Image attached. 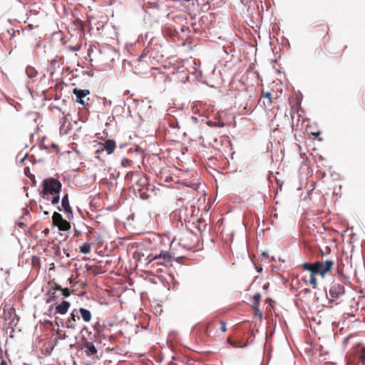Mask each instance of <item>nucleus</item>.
Segmentation results:
<instances>
[{
  "mask_svg": "<svg viewBox=\"0 0 365 365\" xmlns=\"http://www.w3.org/2000/svg\"><path fill=\"white\" fill-rule=\"evenodd\" d=\"M207 124H208V125H210V126H214L215 122L208 121V122H207Z\"/></svg>",
  "mask_w": 365,
  "mask_h": 365,
  "instance_id": "obj_39",
  "label": "nucleus"
},
{
  "mask_svg": "<svg viewBox=\"0 0 365 365\" xmlns=\"http://www.w3.org/2000/svg\"><path fill=\"white\" fill-rule=\"evenodd\" d=\"M70 306L71 304L69 302L63 301L61 304L56 307V312L61 314H65L67 313Z\"/></svg>",
  "mask_w": 365,
  "mask_h": 365,
  "instance_id": "obj_13",
  "label": "nucleus"
},
{
  "mask_svg": "<svg viewBox=\"0 0 365 365\" xmlns=\"http://www.w3.org/2000/svg\"><path fill=\"white\" fill-rule=\"evenodd\" d=\"M61 206H62V207L63 209V211L67 215L68 217H69V215H73L72 209H71V207L70 206V204H69V200H68V194L65 195L63 197L62 200H61Z\"/></svg>",
  "mask_w": 365,
  "mask_h": 365,
  "instance_id": "obj_12",
  "label": "nucleus"
},
{
  "mask_svg": "<svg viewBox=\"0 0 365 365\" xmlns=\"http://www.w3.org/2000/svg\"><path fill=\"white\" fill-rule=\"evenodd\" d=\"M259 303L253 302L252 308L254 312H259V318L261 319L262 317V312L259 310Z\"/></svg>",
  "mask_w": 365,
  "mask_h": 365,
  "instance_id": "obj_22",
  "label": "nucleus"
},
{
  "mask_svg": "<svg viewBox=\"0 0 365 365\" xmlns=\"http://www.w3.org/2000/svg\"><path fill=\"white\" fill-rule=\"evenodd\" d=\"M102 149L98 150L96 153L103 152L106 150L108 154H111L116 147L115 142L113 140H107L103 144H102Z\"/></svg>",
  "mask_w": 365,
  "mask_h": 365,
  "instance_id": "obj_10",
  "label": "nucleus"
},
{
  "mask_svg": "<svg viewBox=\"0 0 365 365\" xmlns=\"http://www.w3.org/2000/svg\"><path fill=\"white\" fill-rule=\"evenodd\" d=\"M129 163L128 160H126V161H122V165L123 166H125L126 165H128Z\"/></svg>",
  "mask_w": 365,
  "mask_h": 365,
  "instance_id": "obj_38",
  "label": "nucleus"
},
{
  "mask_svg": "<svg viewBox=\"0 0 365 365\" xmlns=\"http://www.w3.org/2000/svg\"><path fill=\"white\" fill-rule=\"evenodd\" d=\"M38 14V11L36 9H31L29 11V16L32 15H37Z\"/></svg>",
  "mask_w": 365,
  "mask_h": 365,
  "instance_id": "obj_32",
  "label": "nucleus"
},
{
  "mask_svg": "<svg viewBox=\"0 0 365 365\" xmlns=\"http://www.w3.org/2000/svg\"><path fill=\"white\" fill-rule=\"evenodd\" d=\"M43 213H44V215H48V211H44V212H43Z\"/></svg>",
  "mask_w": 365,
  "mask_h": 365,
  "instance_id": "obj_44",
  "label": "nucleus"
},
{
  "mask_svg": "<svg viewBox=\"0 0 365 365\" xmlns=\"http://www.w3.org/2000/svg\"><path fill=\"white\" fill-rule=\"evenodd\" d=\"M225 125V123L221 121L215 122L214 126L222 128Z\"/></svg>",
  "mask_w": 365,
  "mask_h": 365,
  "instance_id": "obj_33",
  "label": "nucleus"
},
{
  "mask_svg": "<svg viewBox=\"0 0 365 365\" xmlns=\"http://www.w3.org/2000/svg\"><path fill=\"white\" fill-rule=\"evenodd\" d=\"M78 320H80V316H78L76 309H74L65 322V326L68 329L75 330L77 328V322Z\"/></svg>",
  "mask_w": 365,
  "mask_h": 365,
  "instance_id": "obj_7",
  "label": "nucleus"
},
{
  "mask_svg": "<svg viewBox=\"0 0 365 365\" xmlns=\"http://www.w3.org/2000/svg\"><path fill=\"white\" fill-rule=\"evenodd\" d=\"M312 134L314 136H318L320 135V132H317V133H312Z\"/></svg>",
  "mask_w": 365,
  "mask_h": 365,
  "instance_id": "obj_41",
  "label": "nucleus"
},
{
  "mask_svg": "<svg viewBox=\"0 0 365 365\" xmlns=\"http://www.w3.org/2000/svg\"><path fill=\"white\" fill-rule=\"evenodd\" d=\"M94 329L96 331V332H98V334H101V330L98 328V325L96 324L95 327H94Z\"/></svg>",
  "mask_w": 365,
  "mask_h": 365,
  "instance_id": "obj_37",
  "label": "nucleus"
},
{
  "mask_svg": "<svg viewBox=\"0 0 365 365\" xmlns=\"http://www.w3.org/2000/svg\"><path fill=\"white\" fill-rule=\"evenodd\" d=\"M53 197L51 199V203L53 205H57L59 202L60 200V196L59 194H54L53 195Z\"/></svg>",
  "mask_w": 365,
  "mask_h": 365,
  "instance_id": "obj_28",
  "label": "nucleus"
},
{
  "mask_svg": "<svg viewBox=\"0 0 365 365\" xmlns=\"http://www.w3.org/2000/svg\"><path fill=\"white\" fill-rule=\"evenodd\" d=\"M81 44H76V46H68V49L71 51H78L81 49Z\"/></svg>",
  "mask_w": 365,
  "mask_h": 365,
  "instance_id": "obj_26",
  "label": "nucleus"
},
{
  "mask_svg": "<svg viewBox=\"0 0 365 365\" xmlns=\"http://www.w3.org/2000/svg\"><path fill=\"white\" fill-rule=\"evenodd\" d=\"M73 94L76 97V101L77 103H81L83 106H86L85 101L83 100V98L90 94V91L87 89L81 90L78 89L77 88H73Z\"/></svg>",
  "mask_w": 365,
  "mask_h": 365,
  "instance_id": "obj_9",
  "label": "nucleus"
},
{
  "mask_svg": "<svg viewBox=\"0 0 365 365\" xmlns=\"http://www.w3.org/2000/svg\"><path fill=\"white\" fill-rule=\"evenodd\" d=\"M71 124L68 123L66 125V122H63L60 127V133L62 135H66L68 133V130L71 129Z\"/></svg>",
  "mask_w": 365,
  "mask_h": 365,
  "instance_id": "obj_19",
  "label": "nucleus"
},
{
  "mask_svg": "<svg viewBox=\"0 0 365 365\" xmlns=\"http://www.w3.org/2000/svg\"><path fill=\"white\" fill-rule=\"evenodd\" d=\"M329 26L326 24L318 26L314 31V37L317 38H322L328 41L329 37Z\"/></svg>",
  "mask_w": 365,
  "mask_h": 365,
  "instance_id": "obj_8",
  "label": "nucleus"
},
{
  "mask_svg": "<svg viewBox=\"0 0 365 365\" xmlns=\"http://www.w3.org/2000/svg\"><path fill=\"white\" fill-rule=\"evenodd\" d=\"M138 192L140 193V196L142 199H148L149 197V195H147L143 188L138 189Z\"/></svg>",
  "mask_w": 365,
  "mask_h": 365,
  "instance_id": "obj_27",
  "label": "nucleus"
},
{
  "mask_svg": "<svg viewBox=\"0 0 365 365\" xmlns=\"http://www.w3.org/2000/svg\"><path fill=\"white\" fill-rule=\"evenodd\" d=\"M261 98H265L267 101V102L263 101V104L264 106H269L273 103L272 93L269 92H267V93L262 92Z\"/></svg>",
  "mask_w": 365,
  "mask_h": 365,
  "instance_id": "obj_15",
  "label": "nucleus"
},
{
  "mask_svg": "<svg viewBox=\"0 0 365 365\" xmlns=\"http://www.w3.org/2000/svg\"><path fill=\"white\" fill-rule=\"evenodd\" d=\"M48 284L51 285V289L48 290V294H50L51 292H52V291H53V292H55L56 290L61 291L62 289V287L54 282L51 281L48 282Z\"/></svg>",
  "mask_w": 365,
  "mask_h": 365,
  "instance_id": "obj_21",
  "label": "nucleus"
},
{
  "mask_svg": "<svg viewBox=\"0 0 365 365\" xmlns=\"http://www.w3.org/2000/svg\"><path fill=\"white\" fill-rule=\"evenodd\" d=\"M200 184H194L193 189L197 190L199 187Z\"/></svg>",
  "mask_w": 365,
  "mask_h": 365,
  "instance_id": "obj_40",
  "label": "nucleus"
},
{
  "mask_svg": "<svg viewBox=\"0 0 365 365\" xmlns=\"http://www.w3.org/2000/svg\"><path fill=\"white\" fill-rule=\"evenodd\" d=\"M254 314H255V317H259V312H255Z\"/></svg>",
  "mask_w": 365,
  "mask_h": 365,
  "instance_id": "obj_43",
  "label": "nucleus"
},
{
  "mask_svg": "<svg viewBox=\"0 0 365 365\" xmlns=\"http://www.w3.org/2000/svg\"><path fill=\"white\" fill-rule=\"evenodd\" d=\"M357 354L359 361L365 365V346L359 347Z\"/></svg>",
  "mask_w": 365,
  "mask_h": 365,
  "instance_id": "obj_16",
  "label": "nucleus"
},
{
  "mask_svg": "<svg viewBox=\"0 0 365 365\" xmlns=\"http://www.w3.org/2000/svg\"><path fill=\"white\" fill-rule=\"evenodd\" d=\"M212 328H220L222 333L227 330L226 323L222 321H213L209 322L205 327V334L207 336H215L218 334L217 330H212Z\"/></svg>",
  "mask_w": 365,
  "mask_h": 365,
  "instance_id": "obj_4",
  "label": "nucleus"
},
{
  "mask_svg": "<svg viewBox=\"0 0 365 365\" xmlns=\"http://www.w3.org/2000/svg\"><path fill=\"white\" fill-rule=\"evenodd\" d=\"M329 300L333 302L344 294V287L340 283L334 282L329 291Z\"/></svg>",
  "mask_w": 365,
  "mask_h": 365,
  "instance_id": "obj_6",
  "label": "nucleus"
},
{
  "mask_svg": "<svg viewBox=\"0 0 365 365\" xmlns=\"http://www.w3.org/2000/svg\"><path fill=\"white\" fill-rule=\"evenodd\" d=\"M58 338L61 339H65L68 337V336L66 334V331L58 329L56 332Z\"/></svg>",
  "mask_w": 365,
  "mask_h": 365,
  "instance_id": "obj_24",
  "label": "nucleus"
},
{
  "mask_svg": "<svg viewBox=\"0 0 365 365\" xmlns=\"http://www.w3.org/2000/svg\"><path fill=\"white\" fill-rule=\"evenodd\" d=\"M44 232L48 233V229H46V230H44Z\"/></svg>",
  "mask_w": 365,
  "mask_h": 365,
  "instance_id": "obj_45",
  "label": "nucleus"
},
{
  "mask_svg": "<svg viewBox=\"0 0 365 365\" xmlns=\"http://www.w3.org/2000/svg\"><path fill=\"white\" fill-rule=\"evenodd\" d=\"M315 274H314V273L311 272L310 279H309V282L313 286L314 288H315L317 287V279L315 277Z\"/></svg>",
  "mask_w": 365,
  "mask_h": 365,
  "instance_id": "obj_23",
  "label": "nucleus"
},
{
  "mask_svg": "<svg viewBox=\"0 0 365 365\" xmlns=\"http://www.w3.org/2000/svg\"><path fill=\"white\" fill-rule=\"evenodd\" d=\"M325 48L327 49V51L329 52H330L331 53H339V51H337L336 49L334 48L331 46L330 45H328L327 46L325 45L324 46Z\"/></svg>",
  "mask_w": 365,
  "mask_h": 365,
  "instance_id": "obj_29",
  "label": "nucleus"
},
{
  "mask_svg": "<svg viewBox=\"0 0 365 365\" xmlns=\"http://www.w3.org/2000/svg\"><path fill=\"white\" fill-rule=\"evenodd\" d=\"M334 261L326 260L324 262H316L314 263H304L302 267L305 270H308L312 273L319 274L324 277L328 272H329L333 266Z\"/></svg>",
  "mask_w": 365,
  "mask_h": 365,
  "instance_id": "obj_1",
  "label": "nucleus"
},
{
  "mask_svg": "<svg viewBox=\"0 0 365 365\" xmlns=\"http://www.w3.org/2000/svg\"><path fill=\"white\" fill-rule=\"evenodd\" d=\"M172 257L169 252L166 251H162L158 255L150 254L147 257V267L154 268L156 265H163L165 263L171 262Z\"/></svg>",
  "mask_w": 365,
  "mask_h": 365,
  "instance_id": "obj_3",
  "label": "nucleus"
},
{
  "mask_svg": "<svg viewBox=\"0 0 365 365\" xmlns=\"http://www.w3.org/2000/svg\"><path fill=\"white\" fill-rule=\"evenodd\" d=\"M140 181L142 185H145L148 184V180L145 178H140Z\"/></svg>",
  "mask_w": 365,
  "mask_h": 365,
  "instance_id": "obj_34",
  "label": "nucleus"
},
{
  "mask_svg": "<svg viewBox=\"0 0 365 365\" xmlns=\"http://www.w3.org/2000/svg\"><path fill=\"white\" fill-rule=\"evenodd\" d=\"M261 299V294L259 293H256L253 296V302L259 303Z\"/></svg>",
  "mask_w": 365,
  "mask_h": 365,
  "instance_id": "obj_30",
  "label": "nucleus"
},
{
  "mask_svg": "<svg viewBox=\"0 0 365 365\" xmlns=\"http://www.w3.org/2000/svg\"><path fill=\"white\" fill-rule=\"evenodd\" d=\"M84 348L86 349L85 352L87 356L97 354V349L93 342L86 341L84 343Z\"/></svg>",
  "mask_w": 365,
  "mask_h": 365,
  "instance_id": "obj_14",
  "label": "nucleus"
},
{
  "mask_svg": "<svg viewBox=\"0 0 365 365\" xmlns=\"http://www.w3.org/2000/svg\"><path fill=\"white\" fill-rule=\"evenodd\" d=\"M80 252L83 254L89 253L91 252V245L88 242H85L80 247Z\"/></svg>",
  "mask_w": 365,
  "mask_h": 365,
  "instance_id": "obj_20",
  "label": "nucleus"
},
{
  "mask_svg": "<svg viewBox=\"0 0 365 365\" xmlns=\"http://www.w3.org/2000/svg\"><path fill=\"white\" fill-rule=\"evenodd\" d=\"M24 174L31 180L32 185H34L36 184L35 176L31 173L29 167L24 168Z\"/></svg>",
  "mask_w": 365,
  "mask_h": 365,
  "instance_id": "obj_17",
  "label": "nucleus"
},
{
  "mask_svg": "<svg viewBox=\"0 0 365 365\" xmlns=\"http://www.w3.org/2000/svg\"><path fill=\"white\" fill-rule=\"evenodd\" d=\"M76 311L80 318L81 317L84 322L88 323L91 320L92 314L89 310L85 308H79L76 309Z\"/></svg>",
  "mask_w": 365,
  "mask_h": 365,
  "instance_id": "obj_11",
  "label": "nucleus"
},
{
  "mask_svg": "<svg viewBox=\"0 0 365 365\" xmlns=\"http://www.w3.org/2000/svg\"><path fill=\"white\" fill-rule=\"evenodd\" d=\"M61 291L62 292V294L66 297L71 294V292L68 288H62Z\"/></svg>",
  "mask_w": 365,
  "mask_h": 365,
  "instance_id": "obj_31",
  "label": "nucleus"
},
{
  "mask_svg": "<svg viewBox=\"0 0 365 365\" xmlns=\"http://www.w3.org/2000/svg\"><path fill=\"white\" fill-rule=\"evenodd\" d=\"M48 294L49 295V297L46 299V303H50L55 300V299L56 297L55 292L52 291V292H51L50 294L48 293Z\"/></svg>",
  "mask_w": 365,
  "mask_h": 365,
  "instance_id": "obj_25",
  "label": "nucleus"
},
{
  "mask_svg": "<svg viewBox=\"0 0 365 365\" xmlns=\"http://www.w3.org/2000/svg\"><path fill=\"white\" fill-rule=\"evenodd\" d=\"M0 359H1L0 365H8L7 361L3 359V357L1 356Z\"/></svg>",
  "mask_w": 365,
  "mask_h": 365,
  "instance_id": "obj_35",
  "label": "nucleus"
},
{
  "mask_svg": "<svg viewBox=\"0 0 365 365\" xmlns=\"http://www.w3.org/2000/svg\"><path fill=\"white\" fill-rule=\"evenodd\" d=\"M27 157H28V155H27V154H26V155H24V157H22V158H21V160H26V159L27 158Z\"/></svg>",
  "mask_w": 365,
  "mask_h": 365,
  "instance_id": "obj_42",
  "label": "nucleus"
},
{
  "mask_svg": "<svg viewBox=\"0 0 365 365\" xmlns=\"http://www.w3.org/2000/svg\"><path fill=\"white\" fill-rule=\"evenodd\" d=\"M212 330H214V331L217 330L218 331V328H212Z\"/></svg>",
  "mask_w": 365,
  "mask_h": 365,
  "instance_id": "obj_46",
  "label": "nucleus"
},
{
  "mask_svg": "<svg viewBox=\"0 0 365 365\" xmlns=\"http://www.w3.org/2000/svg\"><path fill=\"white\" fill-rule=\"evenodd\" d=\"M42 186L43 190L41 192V195L43 199L49 200L50 195L59 194L62 185L58 180L49 178L43 181Z\"/></svg>",
  "mask_w": 365,
  "mask_h": 365,
  "instance_id": "obj_2",
  "label": "nucleus"
},
{
  "mask_svg": "<svg viewBox=\"0 0 365 365\" xmlns=\"http://www.w3.org/2000/svg\"><path fill=\"white\" fill-rule=\"evenodd\" d=\"M52 219L53 224L58 227L59 230L67 231L71 229L70 222L64 220L60 213L55 212L53 215Z\"/></svg>",
  "mask_w": 365,
  "mask_h": 365,
  "instance_id": "obj_5",
  "label": "nucleus"
},
{
  "mask_svg": "<svg viewBox=\"0 0 365 365\" xmlns=\"http://www.w3.org/2000/svg\"><path fill=\"white\" fill-rule=\"evenodd\" d=\"M58 210L59 211H61V210H62V209H61L60 207H58Z\"/></svg>",
  "mask_w": 365,
  "mask_h": 365,
  "instance_id": "obj_47",
  "label": "nucleus"
},
{
  "mask_svg": "<svg viewBox=\"0 0 365 365\" xmlns=\"http://www.w3.org/2000/svg\"><path fill=\"white\" fill-rule=\"evenodd\" d=\"M227 342H228L230 344H231L232 346L237 347V345H236L234 342H232V341H231L230 338H227Z\"/></svg>",
  "mask_w": 365,
  "mask_h": 365,
  "instance_id": "obj_36",
  "label": "nucleus"
},
{
  "mask_svg": "<svg viewBox=\"0 0 365 365\" xmlns=\"http://www.w3.org/2000/svg\"><path fill=\"white\" fill-rule=\"evenodd\" d=\"M26 73L29 78H34L37 75L36 70L32 66H27L26 68Z\"/></svg>",
  "mask_w": 365,
  "mask_h": 365,
  "instance_id": "obj_18",
  "label": "nucleus"
}]
</instances>
